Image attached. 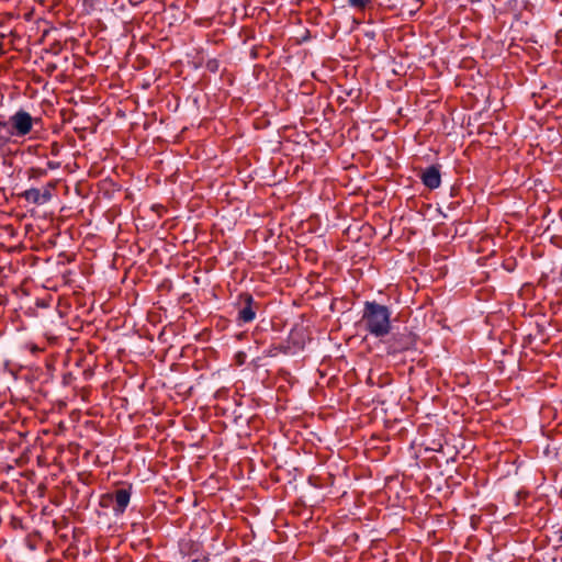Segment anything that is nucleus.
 Returning a JSON list of instances; mask_svg holds the SVG:
<instances>
[{
    "label": "nucleus",
    "instance_id": "obj_8",
    "mask_svg": "<svg viewBox=\"0 0 562 562\" xmlns=\"http://www.w3.org/2000/svg\"><path fill=\"white\" fill-rule=\"evenodd\" d=\"M22 196L27 201V202H31V203H34V204H37V205H41V198H40V190L36 189V188H31V189H27L25 190L23 193H22Z\"/></svg>",
    "mask_w": 562,
    "mask_h": 562
},
{
    "label": "nucleus",
    "instance_id": "obj_18",
    "mask_svg": "<svg viewBox=\"0 0 562 562\" xmlns=\"http://www.w3.org/2000/svg\"><path fill=\"white\" fill-rule=\"evenodd\" d=\"M414 1H415V2L418 4V7H419L423 0H414Z\"/></svg>",
    "mask_w": 562,
    "mask_h": 562
},
{
    "label": "nucleus",
    "instance_id": "obj_2",
    "mask_svg": "<svg viewBox=\"0 0 562 562\" xmlns=\"http://www.w3.org/2000/svg\"><path fill=\"white\" fill-rule=\"evenodd\" d=\"M237 308L236 322L238 325L251 323L257 315L260 304L250 293H240L235 303Z\"/></svg>",
    "mask_w": 562,
    "mask_h": 562
},
{
    "label": "nucleus",
    "instance_id": "obj_3",
    "mask_svg": "<svg viewBox=\"0 0 562 562\" xmlns=\"http://www.w3.org/2000/svg\"><path fill=\"white\" fill-rule=\"evenodd\" d=\"M9 124L12 127L10 134L13 136L22 137L32 131L33 117L26 111L19 110L12 116H10Z\"/></svg>",
    "mask_w": 562,
    "mask_h": 562
},
{
    "label": "nucleus",
    "instance_id": "obj_7",
    "mask_svg": "<svg viewBox=\"0 0 562 562\" xmlns=\"http://www.w3.org/2000/svg\"><path fill=\"white\" fill-rule=\"evenodd\" d=\"M550 532L546 535L549 544L554 548L562 543V529H548Z\"/></svg>",
    "mask_w": 562,
    "mask_h": 562
},
{
    "label": "nucleus",
    "instance_id": "obj_14",
    "mask_svg": "<svg viewBox=\"0 0 562 562\" xmlns=\"http://www.w3.org/2000/svg\"><path fill=\"white\" fill-rule=\"evenodd\" d=\"M46 166H47V169H49V170H56L60 167V162L49 160L46 162Z\"/></svg>",
    "mask_w": 562,
    "mask_h": 562
},
{
    "label": "nucleus",
    "instance_id": "obj_5",
    "mask_svg": "<svg viewBox=\"0 0 562 562\" xmlns=\"http://www.w3.org/2000/svg\"><path fill=\"white\" fill-rule=\"evenodd\" d=\"M131 494H132L131 486L117 488L114 492H112L111 494H109V497L113 505V510L116 514L124 513V510L126 509V507L130 504Z\"/></svg>",
    "mask_w": 562,
    "mask_h": 562
},
{
    "label": "nucleus",
    "instance_id": "obj_6",
    "mask_svg": "<svg viewBox=\"0 0 562 562\" xmlns=\"http://www.w3.org/2000/svg\"><path fill=\"white\" fill-rule=\"evenodd\" d=\"M420 180L425 187L435 190L441 184V175L439 166H429L420 172Z\"/></svg>",
    "mask_w": 562,
    "mask_h": 562
},
{
    "label": "nucleus",
    "instance_id": "obj_1",
    "mask_svg": "<svg viewBox=\"0 0 562 562\" xmlns=\"http://www.w3.org/2000/svg\"><path fill=\"white\" fill-rule=\"evenodd\" d=\"M391 316L392 311L386 305L375 301H366L359 326L374 338L382 339L391 333Z\"/></svg>",
    "mask_w": 562,
    "mask_h": 562
},
{
    "label": "nucleus",
    "instance_id": "obj_11",
    "mask_svg": "<svg viewBox=\"0 0 562 562\" xmlns=\"http://www.w3.org/2000/svg\"><path fill=\"white\" fill-rule=\"evenodd\" d=\"M47 175V169H43V168H31L29 170V178L30 179H37V178H42V177H45Z\"/></svg>",
    "mask_w": 562,
    "mask_h": 562
},
{
    "label": "nucleus",
    "instance_id": "obj_12",
    "mask_svg": "<svg viewBox=\"0 0 562 562\" xmlns=\"http://www.w3.org/2000/svg\"><path fill=\"white\" fill-rule=\"evenodd\" d=\"M48 188H53V184H48ZM41 203L44 204L52 199L50 189H45L43 192L40 191Z\"/></svg>",
    "mask_w": 562,
    "mask_h": 562
},
{
    "label": "nucleus",
    "instance_id": "obj_16",
    "mask_svg": "<svg viewBox=\"0 0 562 562\" xmlns=\"http://www.w3.org/2000/svg\"><path fill=\"white\" fill-rule=\"evenodd\" d=\"M54 155H58V146L57 144L54 145L53 147V151H52Z\"/></svg>",
    "mask_w": 562,
    "mask_h": 562
},
{
    "label": "nucleus",
    "instance_id": "obj_15",
    "mask_svg": "<svg viewBox=\"0 0 562 562\" xmlns=\"http://www.w3.org/2000/svg\"><path fill=\"white\" fill-rule=\"evenodd\" d=\"M5 35L0 33V52L2 53V47H3V40H4Z\"/></svg>",
    "mask_w": 562,
    "mask_h": 562
},
{
    "label": "nucleus",
    "instance_id": "obj_10",
    "mask_svg": "<svg viewBox=\"0 0 562 562\" xmlns=\"http://www.w3.org/2000/svg\"><path fill=\"white\" fill-rule=\"evenodd\" d=\"M347 2L353 9L363 10L372 2V0H347Z\"/></svg>",
    "mask_w": 562,
    "mask_h": 562
},
{
    "label": "nucleus",
    "instance_id": "obj_9",
    "mask_svg": "<svg viewBox=\"0 0 562 562\" xmlns=\"http://www.w3.org/2000/svg\"><path fill=\"white\" fill-rule=\"evenodd\" d=\"M190 544V540H181L180 542V549H181V552L186 553V554H191V553H196L200 551V543H192L191 546Z\"/></svg>",
    "mask_w": 562,
    "mask_h": 562
},
{
    "label": "nucleus",
    "instance_id": "obj_13",
    "mask_svg": "<svg viewBox=\"0 0 562 562\" xmlns=\"http://www.w3.org/2000/svg\"><path fill=\"white\" fill-rule=\"evenodd\" d=\"M282 350V347L280 346H273V347H270L267 351H265L266 356L268 357H274L277 356L280 351Z\"/></svg>",
    "mask_w": 562,
    "mask_h": 562
},
{
    "label": "nucleus",
    "instance_id": "obj_17",
    "mask_svg": "<svg viewBox=\"0 0 562 562\" xmlns=\"http://www.w3.org/2000/svg\"><path fill=\"white\" fill-rule=\"evenodd\" d=\"M8 123L5 122H0V127H7Z\"/></svg>",
    "mask_w": 562,
    "mask_h": 562
},
{
    "label": "nucleus",
    "instance_id": "obj_4",
    "mask_svg": "<svg viewBox=\"0 0 562 562\" xmlns=\"http://www.w3.org/2000/svg\"><path fill=\"white\" fill-rule=\"evenodd\" d=\"M414 346L415 337L411 331L393 334L386 341L387 352L392 355L413 349Z\"/></svg>",
    "mask_w": 562,
    "mask_h": 562
}]
</instances>
